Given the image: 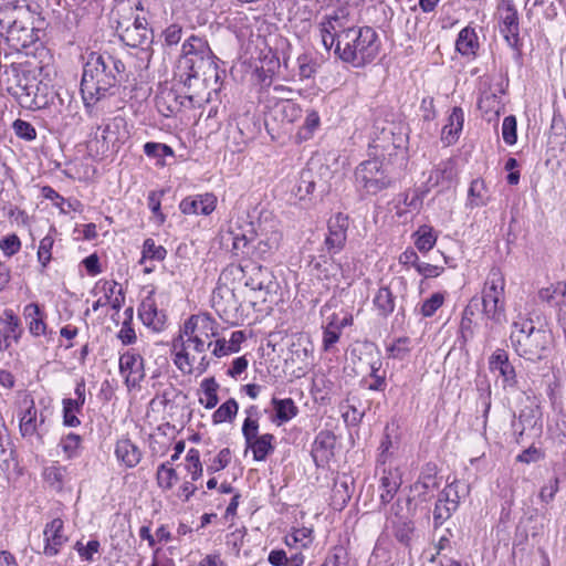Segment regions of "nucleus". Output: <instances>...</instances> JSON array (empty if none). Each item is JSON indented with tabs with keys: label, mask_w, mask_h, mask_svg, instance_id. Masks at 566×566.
Listing matches in <instances>:
<instances>
[{
	"label": "nucleus",
	"mask_w": 566,
	"mask_h": 566,
	"mask_svg": "<svg viewBox=\"0 0 566 566\" xmlns=\"http://www.w3.org/2000/svg\"><path fill=\"white\" fill-rule=\"evenodd\" d=\"M82 438L75 433H69L64 438H62L60 446L63 449L64 453L69 459H72L77 455V450L80 448Z\"/></svg>",
	"instance_id": "13d9d810"
},
{
	"label": "nucleus",
	"mask_w": 566,
	"mask_h": 566,
	"mask_svg": "<svg viewBox=\"0 0 566 566\" xmlns=\"http://www.w3.org/2000/svg\"><path fill=\"white\" fill-rule=\"evenodd\" d=\"M157 483L163 490H170L178 481V474L171 467V462H164L157 469Z\"/></svg>",
	"instance_id": "a18cd8bd"
},
{
	"label": "nucleus",
	"mask_w": 566,
	"mask_h": 566,
	"mask_svg": "<svg viewBox=\"0 0 566 566\" xmlns=\"http://www.w3.org/2000/svg\"><path fill=\"white\" fill-rule=\"evenodd\" d=\"M207 55L211 54V49L208 42L197 35L189 36L184 43L181 48L180 59H187L191 55Z\"/></svg>",
	"instance_id": "c9c22d12"
},
{
	"label": "nucleus",
	"mask_w": 566,
	"mask_h": 566,
	"mask_svg": "<svg viewBox=\"0 0 566 566\" xmlns=\"http://www.w3.org/2000/svg\"><path fill=\"white\" fill-rule=\"evenodd\" d=\"M239 406L235 399L230 398L213 412L212 420L214 423L231 422L235 418Z\"/></svg>",
	"instance_id": "de8ad7c7"
},
{
	"label": "nucleus",
	"mask_w": 566,
	"mask_h": 566,
	"mask_svg": "<svg viewBox=\"0 0 566 566\" xmlns=\"http://www.w3.org/2000/svg\"><path fill=\"white\" fill-rule=\"evenodd\" d=\"M116 459L127 469L137 467L143 458L139 447L129 438H120L115 444Z\"/></svg>",
	"instance_id": "b1692460"
},
{
	"label": "nucleus",
	"mask_w": 566,
	"mask_h": 566,
	"mask_svg": "<svg viewBox=\"0 0 566 566\" xmlns=\"http://www.w3.org/2000/svg\"><path fill=\"white\" fill-rule=\"evenodd\" d=\"M504 286L505 281L501 272L492 269L486 279L480 303H482L483 312L488 318L496 324H502L505 321Z\"/></svg>",
	"instance_id": "0eeeda50"
},
{
	"label": "nucleus",
	"mask_w": 566,
	"mask_h": 566,
	"mask_svg": "<svg viewBox=\"0 0 566 566\" xmlns=\"http://www.w3.org/2000/svg\"><path fill=\"white\" fill-rule=\"evenodd\" d=\"M232 252L235 255H247L254 260L268 261L279 250L282 232L275 220H259L250 222L247 228L238 231L231 229Z\"/></svg>",
	"instance_id": "7ed1b4c3"
},
{
	"label": "nucleus",
	"mask_w": 566,
	"mask_h": 566,
	"mask_svg": "<svg viewBox=\"0 0 566 566\" xmlns=\"http://www.w3.org/2000/svg\"><path fill=\"white\" fill-rule=\"evenodd\" d=\"M153 38V31L148 29L147 19L144 17H136L133 24L120 33V39L132 48H148Z\"/></svg>",
	"instance_id": "dca6fc26"
},
{
	"label": "nucleus",
	"mask_w": 566,
	"mask_h": 566,
	"mask_svg": "<svg viewBox=\"0 0 566 566\" xmlns=\"http://www.w3.org/2000/svg\"><path fill=\"white\" fill-rule=\"evenodd\" d=\"M138 315L144 325L150 327L155 332L164 329L167 316L163 311H159L155 304V301L147 296L138 308Z\"/></svg>",
	"instance_id": "5701e85b"
},
{
	"label": "nucleus",
	"mask_w": 566,
	"mask_h": 566,
	"mask_svg": "<svg viewBox=\"0 0 566 566\" xmlns=\"http://www.w3.org/2000/svg\"><path fill=\"white\" fill-rule=\"evenodd\" d=\"M348 224V216L342 212L336 213L328 220V233L324 240L322 252L334 255L345 248Z\"/></svg>",
	"instance_id": "ddd939ff"
},
{
	"label": "nucleus",
	"mask_w": 566,
	"mask_h": 566,
	"mask_svg": "<svg viewBox=\"0 0 566 566\" xmlns=\"http://www.w3.org/2000/svg\"><path fill=\"white\" fill-rule=\"evenodd\" d=\"M510 340L518 356L535 363L547 356L553 337L549 331L535 328L532 321H523L513 323Z\"/></svg>",
	"instance_id": "39448f33"
},
{
	"label": "nucleus",
	"mask_w": 566,
	"mask_h": 566,
	"mask_svg": "<svg viewBox=\"0 0 566 566\" xmlns=\"http://www.w3.org/2000/svg\"><path fill=\"white\" fill-rule=\"evenodd\" d=\"M42 475L44 481L50 485V488H52L56 492H61L66 482L67 468L55 463L45 467Z\"/></svg>",
	"instance_id": "2f4dec72"
},
{
	"label": "nucleus",
	"mask_w": 566,
	"mask_h": 566,
	"mask_svg": "<svg viewBox=\"0 0 566 566\" xmlns=\"http://www.w3.org/2000/svg\"><path fill=\"white\" fill-rule=\"evenodd\" d=\"M186 469L191 474V480L197 481L202 475V464L200 453L197 449L191 448L186 455Z\"/></svg>",
	"instance_id": "8fccbe9b"
},
{
	"label": "nucleus",
	"mask_w": 566,
	"mask_h": 566,
	"mask_svg": "<svg viewBox=\"0 0 566 566\" xmlns=\"http://www.w3.org/2000/svg\"><path fill=\"white\" fill-rule=\"evenodd\" d=\"M4 92L22 108L35 111L55 105L62 106L64 98L53 86L39 81L33 71L22 63L4 65L2 73Z\"/></svg>",
	"instance_id": "f03ea898"
},
{
	"label": "nucleus",
	"mask_w": 566,
	"mask_h": 566,
	"mask_svg": "<svg viewBox=\"0 0 566 566\" xmlns=\"http://www.w3.org/2000/svg\"><path fill=\"white\" fill-rule=\"evenodd\" d=\"M489 368L491 371H499L502 377L504 388L516 387L517 377L515 368L511 364L506 350L497 348L489 358Z\"/></svg>",
	"instance_id": "aec40b11"
},
{
	"label": "nucleus",
	"mask_w": 566,
	"mask_h": 566,
	"mask_svg": "<svg viewBox=\"0 0 566 566\" xmlns=\"http://www.w3.org/2000/svg\"><path fill=\"white\" fill-rule=\"evenodd\" d=\"M444 297L441 293H433L428 300H426L420 308V313L423 317H431L443 304Z\"/></svg>",
	"instance_id": "4d7b16f0"
},
{
	"label": "nucleus",
	"mask_w": 566,
	"mask_h": 566,
	"mask_svg": "<svg viewBox=\"0 0 566 566\" xmlns=\"http://www.w3.org/2000/svg\"><path fill=\"white\" fill-rule=\"evenodd\" d=\"M336 436L329 430H322L315 437L311 455L317 468H325L334 457Z\"/></svg>",
	"instance_id": "f3484780"
},
{
	"label": "nucleus",
	"mask_w": 566,
	"mask_h": 566,
	"mask_svg": "<svg viewBox=\"0 0 566 566\" xmlns=\"http://www.w3.org/2000/svg\"><path fill=\"white\" fill-rule=\"evenodd\" d=\"M438 468L434 463H426L419 474L418 480L411 485V490L417 492L420 501L426 502L430 499V493L440 486L438 479Z\"/></svg>",
	"instance_id": "6ab92c4d"
},
{
	"label": "nucleus",
	"mask_w": 566,
	"mask_h": 566,
	"mask_svg": "<svg viewBox=\"0 0 566 566\" xmlns=\"http://www.w3.org/2000/svg\"><path fill=\"white\" fill-rule=\"evenodd\" d=\"M38 32L28 20L9 15L0 18V33L6 36L8 44L15 51L27 49L38 41Z\"/></svg>",
	"instance_id": "1a4fd4ad"
},
{
	"label": "nucleus",
	"mask_w": 566,
	"mask_h": 566,
	"mask_svg": "<svg viewBox=\"0 0 566 566\" xmlns=\"http://www.w3.org/2000/svg\"><path fill=\"white\" fill-rule=\"evenodd\" d=\"M119 371L125 375L128 388L138 386L145 377L144 358L134 350H127L119 357Z\"/></svg>",
	"instance_id": "2eb2a0df"
},
{
	"label": "nucleus",
	"mask_w": 566,
	"mask_h": 566,
	"mask_svg": "<svg viewBox=\"0 0 566 566\" xmlns=\"http://www.w3.org/2000/svg\"><path fill=\"white\" fill-rule=\"evenodd\" d=\"M21 241L17 234H9L0 240V249L7 256H12L19 252Z\"/></svg>",
	"instance_id": "052dcab7"
},
{
	"label": "nucleus",
	"mask_w": 566,
	"mask_h": 566,
	"mask_svg": "<svg viewBox=\"0 0 566 566\" xmlns=\"http://www.w3.org/2000/svg\"><path fill=\"white\" fill-rule=\"evenodd\" d=\"M517 123L514 115L504 117L502 123V136L503 140L507 145H514L517 140Z\"/></svg>",
	"instance_id": "603ef678"
},
{
	"label": "nucleus",
	"mask_w": 566,
	"mask_h": 566,
	"mask_svg": "<svg viewBox=\"0 0 566 566\" xmlns=\"http://www.w3.org/2000/svg\"><path fill=\"white\" fill-rule=\"evenodd\" d=\"M480 306V300L478 297H472L469 304L464 307L462 313V318L460 323V338L462 343L465 344L469 339L473 337V316L475 311Z\"/></svg>",
	"instance_id": "c85d7f7f"
},
{
	"label": "nucleus",
	"mask_w": 566,
	"mask_h": 566,
	"mask_svg": "<svg viewBox=\"0 0 566 566\" xmlns=\"http://www.w3.org/2000/svg\"><path fill=\"white\" fill-rule=\"evenodd\" d=\"M559 490V479L557 476L552 478L547 484H545L538 494V497L544 503H549L554 500L556 493Z\"/></svg>",
	"instance_id": "0e129e2a"
},
{
	"label": "nucleus",
	"mask_w": 566,
	"mask_h": 566,
	"mask_svg": "<svg viewBox=\"0 0 566 566\" xmlns=\"http://www.w3.org/2000/svg\"><path fill=\"white\" fill-rule=\"evenodd\" d=\"M12 129L14 134L21 139L31 142L36 138V130L34 126L27 120L20 118L15 119L12 124Z\"/></svg>",
	"instance_id": "864d4df0"
},
{
	"label": "nucleus",
	"mask_w": 566,
	"mask_h": 566,
	"mask_svg": "<svg viewBox=\"0 0 566 566\" xmlns=\"http://www.w3.org/2000/svg\"><path fill=\"white\" fill-rule=\"evenodd\" d=\"M127 80L123 61L108 52L87 53L83 63L81 94L86 109L115 94L117 86Z\"/></svg>",
	"instance_id": "f257e3e1"
},
{
	"label": "nucleus",
	"mask_w": 566,
	"mask_h": 566,
	"mask_svg": "<svg viewBox=\"0 0 566 566\" xmlns=\"http://www.w3.org/2000/svg\"><path fill=\"white\" fill-rule=\"evenodd\" d=\"M380 46L381 42L374 28L349 27L339 31L334 54L344 63L359 69L376 59Z\"/></svg>",
	"instance_id": "20e7f679"
},
{
	"label": "nucleus",
	"mask_w": 566,
	"mask_h": 566,
	"mask_svg": "<svg viewBox=\"0 0 566 566\" xmlns=\"http://www.w3.org/2000/svg\"><path fill=\"white\" fill-rule=\"evenodd\" d=\"M213 59L214 55L212 52L207 55L200 54L191 55L187 59H179L175 76L185 87H190L191 81L197 78L200 72L205 74L207 71L216 67Z\"/></svg>",
	"instance_id": "9b49d317"
},
{
	"label": "nucleus",
	"mask_w": 566,
	"mask_h": 566,
	"mask_svg": "<svg viewBox=\"0 0 566 566\" xmlns=\"http://www.w3.org/2000/svg\"><path fill=\"white\" fill-rule=\"evenodd\" d=\"M387 527L392 530L394 536L399 543L403 545H409L411 536L415 531V523L412 521V516L389 522L387 523Z\"/></svg>",
	"instance_id": "473e14b6"
},
{
	"label": "nucleus",
	"mask_w": 566,
	"mask_h": 566,
	"mask_svg": "<svg viewBox=\"0 0 566 566\" xmlns=\"http://www.w3.org/2000/svg\"><path fill=\"white\" fill-rule=\"evenodd\" d=\"M273 112L275 117H280L282 122H286L289 124L294 123L302 114L301 107L290 98H285L276 103Z\"/></svg>",
	"instance_id": "f704fd0d"
},
{
	"label": "nucleus",
	"mask_w": 566,
	"mask_h": 566,
	"mask_svg": "<svg viewBox=\"0 0 566 566\" xmlns=\"http://www.w3.org/2000/svg\"><path fill=\"white\" fill-rule=\"evenodd\" d=\"M174 363L181 373L188 375L192 374V364L190 361L189 354L186 350V348H182L175 354Z\"/></svg>",
	"instance_id": "774afa93"
},
{
	"label": "nucleus",
	"mask_w": 566,
	"mask_h": 566,
	"mask_svg": "<svg viewBox=\"0 0 566 566\" xmlns=\"http://www.w3.org/2000/svg\"><path fill=\"white\" fill-rule=\"evenodd\" d=\"M379 499H380V505H387L389 504L396 493L398 492L399 488L401 486L402 479L401 473L398 468H382L381 476L379 480Z\"/></svg>",
	"instance_id": "412c9836"
},
{
	"label": "nucleus",
	"mask_w": 566,
	"mask_h": 566,
	"mask_svg": "<svg viewBox=\"0 0 566 566\" xmlns=\"http://www.w3.org/2000/svg\"><path fill=\"white\" fill-rule=\"evenodd\" d=\"M346 552L342 546H335L321 566H344Z\"/></svg>",
	"instance_id": "69168bd1"
},
{
	"label": "nucleus",
	"mask_w": 566,
	"mask_h": 566,
	"mask_svg": "<svg viewBox=\"0 0 566 566\" xmlns=\"http://www.w3.org/2000/svg\"><path fill=\"white\" fill-rule=\"evenodd\" d=\"M489 200L485 184L482 179L472 180L469 188V205L471 207L485 206Z\"/></svg>",
	"instance_id": "c03bdc74"
},
{
	"label": "nucleus",
	"mask_w": 566,
	"mask_h": 566,
	"mask_svg": "<svg viewBox=\"0 0 566 566\" xmlns=\"http://www.w3.org/2000/svg\"><path fill=\"white\" fill-rule=\"evenodd\" d=\"M231 461V451L229 448H223L219 451L212 463L207 467L208 473L212 474L223 470Z\"/></svg>",
	"instance_id": "bf43d9fd"
},
{
	"label": "nucleus",
	"mask_w": 566,
	"mask_h": 566,
	"mask_svg": "<svg viewBox=\"0 0 566 566\" xmlns=\"http://www.w3.org/2000/svg\"><path fill=\"white\" fill-rule=\"evenodd\" d=\"M216 196L212 193H203L182 199L179 208L185 214L208 216L216 209Z\"/></svg>",
	"instance_id": "4be33fe9"
},
{
	"label": "nucleus",
	"mask_w": 566,
	"mask_h": 566,
	"mask_svg": "<svg viewBox=\"0 0 566 566\" xmlns=\"http://www.w3.org/2000/svg\"><path fill=\"white\" fill-rule=\"evenodd\" d=\"M337 15H328L325 17L319 24L322 43L327 51H329L332 48L335 49L336 43L338 42V35L340 30H337Z\"/></svg>",
	"instance_id": "cd10ccee"
},
{
	"label": "nucleus",
	"mask_w": 566,
	"mask_h": 566,
	"mask_svg": "<svg viewBox=\"0 0 566 566\" xmlns=\"http://www.w3.org/2000/svg\"><path fill=\"white\" fill-rule=\"evenodd\" d=\"M409 344V337H399L390 347H388V350L394 358L402 359L410 352Z\"/></svg>",
	"instance_id": "338daca9"
},
{
	"label": "nucleus",
	"mask_w": 566,
	"mask_h": 566,
	"mask_svg": "<svg viewBox=\"0 0 566 566\" xmlns=\"http://www.w3.org/2000/svg\"><path fill=\"white\" fill-rule=\"evenodd\" d=\"M240 271L245 277V286L259 292L262 302H268L269 297L277 293V280L269 268L252 261L250 264L241 265Z\"/></svg>",
	"instance_id": "9d476101"
},
{
	"label": "nucleus",
	"mask_w": 566,
	"mask_h": 566,
	"mask_svg": "<svg viewBox=\"0 0 566 566\" xmlns=\"http://www.w3.org/2000/svg\"><path fill=\"white\" fill-rule=\"evenodd\" d=\"M321 117L315 109H307L304 124L300 128L296 137L300 142L312 138L314 132L319 127Z\"/></svg>",
	"instance_id": "37998d69"
},
{
	"label": "nucleus",
	"mask_w": 566,
	"mask_h": 566,
	"mask_svg": "<svg viewBox=\"0 0 566 566\" xmlns=\"http://www.w3.org/2000/svg\"><path fill=\"white\" fill-rule=\"evenodd\" d=\"M415 245L420 252L430 251L437 242L434 230L430 226H421L415 233Z\"/></svg>",
	"instance_id": "ea45409f"
},
{
	"label": "nucleus",
	"mask_w": 566,
	"mask_h": 566,
	"mask_svg": "<svg viewBox=\"0 0 566 566\" xmlns=\"http://www.w3.org/2000/svg\"><path fill=\"white\" fill-rule=\"evenodd\" d=\"M464 113L459 106L452 108L448 117V123L443 126L441 133V140L447 145L454 144L463 128Z\"/></svg>",
	"instance_id": "a878e982"
},
{
	"label": "nucleus",
	"mask_w": 566,
	"mask_h": 566,
	"mask_svg": "<svg viewBox=\"0 0 566 566\" xmlns=\"http://www.w3.org/2000/svg\"><path fill=\"white\" fill-rule=\"evenodd\" d=\"M272 406L275 411V418L273 421L279 426L290 421L298 412V408L292 398L279 399L274 397L272 399Z\"/></svg>",
	"instance_id": "c756f323"
},
{
	"label": "nucleus",
	"mask_w": 566,
	"mask_h": 566,
	"mask_svg": "<svg viewBox=\"0 0 566 566\" xmlns=\"http://www.w3.org/2000/svg\"><path fill=\"white\" fill-rule=\"evenodd\" d=\"M374 305L379 315L387 317L395 310V296L389 287L382 286L374 297Z\"/></svg>",
	"instance_id": "4c0bfd02"
},
{
	"label": "nucleus",
	"mask_w": 566,
	"mask_h": 566,
	"mask_svg": "<svg viewBox=\"0 0 566 566\" xmlns=\"http://www.w3.org/2000/svg\"><path fill=\"white\" fill-rule=\"evenodd\" d=\"M315 186L316 181L313 171L304 169L300 174V178L294 190L295 196L298 197L300 200H304L313 193Z\"/></svg>",
	"instance_id": "a19ab883"
},
{
	"label": "nucleus",
	"mask_w": 566,
	"mask_h": 566,
	"mask_svg": "<svg viewBox=\"0 0 566 566\" xmlns=\"http://www.w3.org/2000/svg\"><path fill=\"white\" fill-rule=\"evenodd\" d=\"M310 265L313 271L316 272L317 277L323 280H328L335 276L340 270V264L335 263L333 255H329L326 252H323L317 256H313Z\"/></svg>",
	"instance_id": "bb28decb"
},
{
	"label": "nucleus",
	"mask_w": 566,
	"mask_h": 566,
	"mask_svg": "<svg viewBox=\"0 0 566 566\" xmlns=\"http://www.w3.org/2000/svg\"><path fill=\"white\" fill-rule=\"evenodd\" d=\"M480 48L479 38L474 28L467 25L455 40V50L462 56L475 57Z\"/></svg>",
	"instance_id": "393cba45"
},
{
	"label": "nucleus",
	"mask_w": 566,
	"mask_h": 566,
	"mask_svg": "<svg viewBox=\"0 0 566 566\" xmlns=\"http://www.w3.org/2000/svg\"><path fill=\"white\" fill-rule=\"evenodd\" d=\"M501 12V20L503 23V28L501 32L504 34V38L507 44L514 49L517 55H521V40H520V27H518V15L517 11L514 7L513 0H502V3L499 8Z\"/></svg>",
	"instance_id": "4468645a"
},
{
	"label": "nucleus",
	"mask_w": 566,
	"mask_h": 566,
	"mask_svg": "<svg viewBox=\"0 0 566 566\" xmlns=\"http://www.w3.org/2000/svg\"><path fill=\"white\" fill-rule=\"evenodd\" d=\"M163 36L166 46L177 45L182 38V27L172 23L163 31Z\"/></svg>",
	"instance_id": "680f3d73"
},
{
	"label": "nucleus",
	"mask_w": 566,
	"mask_h": 566,
	"mask_svg": "<svg viewBox=\"0 0 566 566\" xmlns=\"http://www.w3.org/2000/svg\"><path fill=\"white\" fill-rule=\"evenodd\" d=\"M167 255V250L163 245H157L153 239H146L143 244V259L163 261Z\"/></svg>",
	"instance_id": "3c124183"
},
{
	"label": "nucleus",
	"mask_w": 566,
	"mask_h": 566,
	"mask_svg": "<svg viewBox=\"0 0 566 566\" xmlns=\"http://www.w3.org/2000/svg\"><path fill=\"white\" fill-rule=\"evenodd\" d=\"M54 240L51 235H45L41 241L38 250V259L42 266H46L51 261V250L53 248Z\"/></svg>",
	"instance_id": "e2e57ef3"
},
{
	"label": "nucleus",
	"mask_w": 566,
	"mask_h": 566,
	"mask_svg": "<svg viewBox=\"0 0 566 566\" xmlns=\"http://www.w3.org/2000/svg\"><path fill=\"white\" fill-rule=\"evenodd\" d=\"M479 399L483 408V417L486 419L491 409V385L486 379L476 381Z\"/></svg>",
	"instance_id": "6e6d98bb"
},
{
	"label": "nucleus",
	"mask_w": 566,
	"mask_h": 566,
	"mask_svg": "<svg viewBox=\"0 0 566 566\" xmlns=\"http://www.w3.org/2000/svg\"><path fill=\"white\" fill-rule=\"evenodd\" d=\"M355 179L360 189L373 196L391 187L394 182L382 161L376 158L360 163L355 170Z\"/></svg>",
	"instance_id": "6e6552de"
},
{
	"label": "nucleus",
	"mask_w": 566,
	"mask_h": 566,
	"mask_svg": "<svg viewBox=\"0 0 566 566\" xmlns=\"http://www.w3.org/2000/svg\"><path fill=\"white\" fill-rule=\"evenodd\" d=\"M213 324H214V321L212 318L208 317V316L199 317V316H196V315H191L185 322L184 328H182L180 334H182L184 337L185 336H187L188 338L193 337L196 329L200 325V327L202 329H205V331L210 329L211 331V336H216L217 332L213 329Z\"/></svg>",
	"instance_id": "58836bf2"
},
{
	"label": "nucleus",
	"mask_w": 566,
	"mask_h": 566,
	"mask_svg": "<svg viewBox=\"0 0 566 566\" xmlns=\"http://www.w3.org/2000/svg\"><path fill=\"white\" fill-rule=\"evenodd\" d=\"M274 439L273 434L265 433L254 438L250 444H247L248 448H251L255 461H264L274 451Z\"/></svg>",
	"instance_id": "7c9ffc66"
},
{
	"label": "nucleus",
	"mask_w": 566,
	"mask_h": 566,
	"mask_svg": "<svg viewBox=\"0 0 566 566\" xmlns=\"http://www.w3.org/2000/svg\"><path fill=\"white\" fill-rule=\"evenodd\" d=\"M64 522L61 518H54L44 527V548L43 554L53 557L61 552L63 545L69 541L67 536L63 533Z\"/></svg>",
	"instance_id": "a211bd4d"
},
{
	"label": "nucleus",
	"mask_w": 566,
	"mask_h": 566,
	"mask_svg": "<svg viewBox=\"0 0 566 566\" xmlns=\"http://www.w3.org/2000/svg\"><path fill=\"white\" fill-rule=\"evenodd\" d=\"M179 98V94L175 90H168L163 92L156 98V106L160 114L166 117L171 116L179 112V105L176 99Z\"/></svg>",
	"instance_id": "e433bc0d"
},
{
	"label": "nucleus",
	"mask_w": 566,
	"mask_h": 566,
	"mask_svg": "<svg viewBox=\"0 0 566 566\" xmlns=\"http://www.w3.org/2000/svg\"><path fill=\"white\" fill-rule=\"evenodd\" d=\"M411 503V499L408 497L406 500V506H409ZM412 516L409 512V507H405L402 501L398 499L391 506L386 516V523L394 522L397 520H401L403 517Z\"/></svg>",
	"instance_id": "5fc2aeb1"
},
{
	"label": "nucleus",
	"mask_w": 566,
	"mask_h": 566,
	"mask_svg": "<svg viewBox=\"0 0 566 566\" xmlns=\"http://www.w3.org/2000/svg\"><path fill=\"white\" fill-rule=\"evenodd\" d=\"M460 505V495L455 482L449 483L439 492L433 509V527H440L448 521Z\"/></svg>",
	"instance_id": "f8f14e48"
},
{
	"label": "nucleus",
	"mask_w": 566,
	"mask_h": 566,
	"mask_svg": "<svg viewBox=\"0 0 566 566\" xmlns=\"http://www.w3.org/2000/svg\"><path fill=\"white\" fill-rule=\"evenodd\" d=\"M144 153L146 156L150 158H157V165L165 166L164 157H174V149L161 143L148 142L144 145Z\"/></svg>",
	"instance_id": "49530a36"
},
{
	"label": "nucleus",
	"mask_w": 566,
	"mask_h": 566,
	"mask_svg": "<svg viewBox=\"0 0 566 566\" xmlns=\"http://www.w3.org/2000/svg\"><path fill=\"white\" fill-rule=\"evenodd\" d=\"M25 316L30 318L29 329L34 336H39L45 333L46 325L41 317V311L39 305L29 304L24 310Z\"/></svg>",
	"instance_id": "79ce46f5"
},
{
	"label": "nucleus",
	"mask_w": 566,
	"mask_h": 566,
	"mask_svg": "<svg viewBox=\"0 0 566 566\" xmlns=\"http://www.w3.org/2000/svg\"><path fill=\"white\" fill-rule=\"evenodd\" d=\"M128 137L126 120L116 116L97 127L94 139L90 142V148H95L97 155L108 157L118 153Z\"/></svg>",
	"instance_id": "423d86ee"
},
{
	"label": "nucleus",
	"mask_w": 566,
	"mask_h": 566,
	"mask_svg": "<svg viewBox=\"0 0 566 566\" xmlns=\"http://www.w3.org/2000/svg\"><path fill=\"white\" fill-rule=\"evenodd\" d=\"M27 405L25 410L20 417V432L23 437H31L36 432V408L34 400H23Z\"/></svg>",
	"instance_id": "72a5a7b5"
},
{
	"label": "nucleus",
	"mask_w": 566,
	"mask_h": 566,
	"mask_svg": "<svg viewBox=\"0 0 566 566\" xmlns=\"http://www.w3.org/2000/svg\"><path fill=\"white\" fill-rule=\"evenodd\" d=\"M336 314H333L328 324L324 327L323 332V348L325 352L332 349V347L339 340L342 332L339 327L335 325Z\"/></svg>",
	"instance_id": "09e8293b"
}]
</instances>
